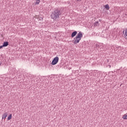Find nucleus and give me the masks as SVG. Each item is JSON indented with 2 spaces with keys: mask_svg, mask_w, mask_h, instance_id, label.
Listing matches in <instances>:
<instances>
[{
  "mask_svg": "<svg viewBox=\"0 0 127 127\" xmlns=\"http://www.w3.org/2000/svg\"><path fill=\"white\" fill-rule=\"evenodd\" d=\"M107 62H109V60H107Z\"/></svg>",
  "mask_w": 127,
  "mask_h": 127,
  "instance_id": "nucleus-18",
  "label": "nucleus"
},
{
  "mask_svg": "<svg viewBox=\"0 0 127 127\" xmlns=\"http://www.w3.org/2000/svg\"><path fill=\"white\" fill-rule=\"evenodd\" d=\"M62 12L59 9H56L53 11L51 15V18L54 20H57V19H59L60 18V15H61Z\"/></svg>",
  "mask_w": 127,
  "mask_h": 127,
  "instance_id": "nucleus-1",
  "label": "nucleus"
},
{
  "mask_svg": "<svg viewBox=\"0 0 127 127\" xmlns=\"http://www.w3.org/2000/svg\"><path fill=\"white\" fill-rule=\"evenodd\" d=\"M124 16H127V14H126L125 15H124Z\"/></svg>",
  "mask_w": 127,
  "mask_h": 127,
  "instance_id": "nucleus-15",
  "label": "nucleus"
},
{
  "mask_svg": "<svg viewBox=\"0 0 127 127\" xmlns=\"http://www.w3.org/2000/svg\"><path fill=\"white\" fill-rule=\"evenodd\" d=\"M3 47H4L3 46V45H2V46H0V49H1V48H2Z\"/></svg>",
  "mask_w": 127,
  "mask_h": 127,
  "instance_id": "nucleus-12",
  "label": "nucleus"
},
{
  "mask_svg": "<svg viewBox=\"0 0 127 127\" xmlns=\"http://www.w3.org/2000/svg\"><path fill=\"white\" fill-rule=\"evenodd\" d=\"M77 31H73V32L71 33V38H73V37H75V36H76V35H77Z\"/></svg>",
  "mask_w": 127,
  "mask_h": 127,
  "instance_id": "nucleus-4",
  "label": "nucleus"
},
{
  "mask_svg": "<svg viewBox=\"0 0 127 127\" xmlns=\"http://www.w3.org/2000/svg\"><path fill=\"white\" fill-rule=\"evenodd\" d=\"M59 61V58L58 57H56L53 60L52 62V65H56L58 63Z\"/></svg>",
  "mask_w": 127,
  "mask_h": 127,
  "instance_id": "nucleus-3",
  "label": "nucleus"
},
{
  "mask_svg": "<svg viewBox=\"0 0 127 127\" xmlns=\"http://www.w3.org/2000/svg\"><path fill=\"white\" fill-rule=\"evenodd\" d=\"M123 33H125V31H123Z\"/></svg>",
  "mask_w": 127,
  "mask_h": 127,
  "instance_id": "nucleus-17",
  "label": "nucleus"
},
{
  "mask_svg": "<svg viewBox=\"0 0 127 127\" xmlns=\"http://www.w3.org/2000/svg\"><path fill=\"white\" fill-rule=\"evenodd\" d=\"M105 7L107 10H109L110 9V6H109V4H108L105 5Z\"/></svg>",
  "mask_w": 127,
  "mask_h": 127,
  "instance_id": "nucleus-8",
  "label": "nucleus"
},
{
  "mask_svg": "<svg viewBox=\"0 0 127 127\" xmlns=\"http://www.w3.org/2000/svg\"><path fill=\"white\" fill-rule=\"evenodd\" d=\"M82 37H83V34H82V32H79L76 36V37L74 38V44H77L79 43L80 42V40H81V39H82Z\"/></svg>",
  "mask_w": 127,
  "mask_h": 127,
  "instance_id": "nucleus-2",
  "label": "nucleus"
},
{
  "mask_svg": "<svg viewBox=\"0 0 127 127\" xmlns=\"http://www.w3.org/2000/svg\"><path fill=\"white\" fill-rule=\"evenodd\" d=\"M40 2V0H36V1L35 3V5H37Z\"/></svg>",
  "mask_w": 127,
  "mask_h": 127,
  "instance_id": "nucleus-10",
  "label": "nucleus"
},
{
  "mask_svg": "<svg viewBox=\"0 0 127 127\" xmlns=\"http://www.w3.org/2000/svg\"><path fill=\"white\" fill-rule=\"evenodd\" d=\"M94 26H99V21H97L94 23Z\"/></svg>",
  "mask_w": 127,
  "mask_h": 127,
  "instance_id": "nucleus-9",
  "label": "nucleus"
},
{
  "mask_svg": "<svg viewBox=\"0 0 127 127\" xmlns=\"http://www.w3.org/2000/svg\"><path fill=\"white\" fill-rule=\"evenodd\" d=\"M6 117H7V113H4L2 117V120H3V119L4 120H5V119L6 118Z\"/></svg>",
  "mask_w": 127,
  "mask_h": 127,
  "instance_id": "nucleus-5",
  "label": "nucleus"
},
{
  "mask_svg": "<svg viewBox=\"0 0 127 127\" xmlns=\"http://www.w3.org/2000/svg\"><path fill=\"white\" fill-rule=\"evenodd\" d=\"M77 1H81V0H76Z\"/></svg>",
  "mask_w": 127,
  "mask_h": 127,
  "instance_id": "nucleus-13",
  "label": "nucleus"
},
{
  "mask_svg": "<svg viewBox=\"0 0 127 127\" xmlns=\"http://www.w3.org/2000/svg\"><path fill=\"white\" fill-rule=\"evenodd\" d=\"M108 66H109V67L111 68V65H109Z\"/></svg>",
  "mask_w": 127,
  "mask_h": 127,
  "instance_id": "nucleus-14",
  "label": "nucleus"
},
{
  "mask_svg": "<svg viewBox=\"0 0 127 127\" xmlns=\"http://www.w3.org/2000/svg\"><path fill=\"white\" fill-rule=\"evenodd\" d=\"M0 65H1V64H0Z\"/></svg>",
  "mask_w": 127,
  "mask_h": 127,
  "instance_id": "nucleus-20",
  "label": "nucleus"
},
{
  "mask_svg": "<svg viewBox=\"0 0 127 127\" xmlns=\"http://www.w3.org/2000/svg\"><path fill=\"white\" fill-rule=\"evenodd\" d=\"M11 118H12V114H10L7 118L8 121H10V120H11Z\"/></svg>",
  "mask_w": 127,
  "mask_h": 127,
  "instance_id": "nucleus-7",
  "label": "nucleus"
},
{
  "mask_svg": "<svg viewBox=\"0 0 127 127\" xmlns=\"http://www.w3.org/2000/svg\"><path fill=\"white\" fill-rule=\"evenodd\" d=\"M8 45V42H4L3 43V46L4 47H6Z\"/></svg>",
  "mask_w": 127,
  "mask_h": 127,
  "instance_id": "nucleus-6",
  "label": "nucleus"
},
{
  "mask_svg": "<svg viewBox=\"0 0 127 127\" xmlns=\"http://www.w3.org/2000/svg\"><path fill=\"white\" fill-rule=\"evenodd\" d=\"M123 119H124V120H127V115H124L123 117Z\"/></svg>",
  "mask_w": 127,
  "mask_h": 127,
  "instance_id": "nucleus-11",
  "label": "nucleus"
},
{
  "mask_svg": "<svg viewBox=\"0 0 127 127\" xmlns=\"http://www.w3.org/2000/svg\"><path fill=\"white\" fill-rule=\"evenodd\" d=\"M99 21L101 22V19H99Z\"/></svg>",
  "mask_w": 127,
  "mask_h": 127,
  "instance_id": "nucleus-16",
  "label": "nucleus"
},
{
  "mask_svg": "<svg viewBox=\"0 0 127 127\" xmlns=\"http://www.w3.org/2000/svg\"><path fill=\"white\" fill-rule=\"evenodd\" d=\"M41 19H43V18H41Z\"/></svg>",
  "mask_w": 127,
  "mask_h": 127,
  "instance_id": "nucleus-19",
  "label": "nucleus"
}]
</instances>
